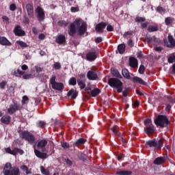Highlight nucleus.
Masks as SVG:
<instances>
[{
    "label": "nucleus",
    "mask_w": 175,
    "mask_h": 175,
    "mask_svg": "<svg viewBox=\"0 0 175 175\" xmlns=\"http://www.w3.org/2000/svg\"><path fill=\"white\" fill-rule=\"evenodd\" d=\"M3 173L4 175H21L20 168L18 167H12L10 163H5Z\"/></svg>",
    "instance_id": "obj_1"
},
{
    "label": "nucleus",
    "mask_w": 175,
    "mask_h": 175,
    "mask_svg": "<svg viewBox=\"0 0 175 175\" xmlns=\"http://www.w3.org/2000/svg\"><path fill=\"white\" fill-rule=\"evenodd\" d=\"M154 124L160 128H167V125L170 124L169 118L165 115H159L157 118L154 119Z\"/></svg>",
    "instance_id": "obj_2"
},
{
    "label": "nucleus",
    "mask_w": 175,
    "mask_h": 175,
    "mask_svg": "<svg viewBox=\"0 0 175 175\" xmlns=\"http://www.w3.org/2000/svg\"><path fill=\"white\" fill-rule=\"evenodd\" d=\"M108 84L111 88H116L117 92L120 94L122 92V82L117 78H109L108 79Z\"/></svg>",
    "instance_id": "obj_3"
},
{
    "label": "nucleus",
    "mask_w": 175,
    "mask_h": 175,
    "mask_svg": "<svg viewBox=\"0 0 175 175\" xmlns=\"http://www.w3.org/2000/svg\"><path fill=\"white\" fill-rule=\"evenodd\" d=\"M144 125H145L144 132L146 135H152L157 131L150 118H146L144 121Z\"/></svg>",
    "instance_id": "obj_4"
},
{
    "label": "nucleus",
    "mask_w": 175,
    "mask_h": 175,
    "mask_svg": "<svg viewBox=\"0 0 175 175\" xmlns=\"http://www.w3.org/2000/svg\"><path fill=\"white\" fill-rule=\"evenodd\" d=\"M18 133H20L21 137L25 139L26 142H28L29 144H35V135H33V134H32L31 132L28 131H23L21 132L18 131Z\"/></svg>",
    "instance_id": "obj_5"
},
{
    "label": "nucleus",
    "mask_w": 175,
    "mask_h": 175,
    "mask_svg": "<svg viewBox=\"0 0 175 175\" xmlns=\"http://www.w3.org/2000/svg\"><path fill=\"white\" fill-rule=\"evenodd\" d=\"M81 18H77L74 21V23L70 25L68 30V35L70 36H75V35H76L77 28H79L81 25Z\"/></svg>",
    "instance_id": "obj_6"
},
{
    "label": "nucleus",
    "mask_w": 175,
    "mask_h": 175,
    "mask_svg": "<svg viewBox=\"0 0 175 175\" xmlns=\"http://www.w3.org/2000/svg\"><path fill=\"white\" fill-rule=\"evenodd\" d=\"M146 146L150 148L154 147L155 150H161V148L163 147V140L159 139V141H157L155 139H150L146 142Z\"/></svg>",
    "instance_id": "obj_7"
},
{
    "label": "nucleus",
    "mask_w": 175,
    "mask_h": 175,
    "mask_svg": "<svg viewBox=\"0 0 175 175\" xmlns=\"http://www.w3.org/2000/svg\"><path fill=\"white\" fill-rule=\"evenodd\" d=\"M55 80H57V77H55V75H52L50 79V83L53 90H56V91H63L64 88H65L64 83H58L55 81Z\"/></svg>",
    "instance_id": "obj_8"
},
{
    "label": "nucleus",
    "mask_w": 175,
    "mask_h": 175,
    "mask_svg": "<svg viewBox=\"0 0 175 175\" xmlns=\"http://www.w3.org/2000/svg\"><path fill=\"white\" fill-rule=\"evenodd\" d=\"M23 109V106H21V104L18 103H14L11 104L8 109V112L9 114H14L16 111H18Z\"/></svg>",
    "instance_id": "obj_9"
},
{
    "label": "nucleus",
    "mask_w": 175,
    "mask_h": 175,
    "mask_svg": "<svg viewBox=\"0 0 175 175\" xmlns=\"http://www.w3.org/2000/svg\"><path fill=\"white\" fill-rule=\"evenodd\" d=\"M5 150L7 154H10L11 155H17V154L23 155L24 154V150L18 148H14L12 150L10 148H6Z\"/></svg>",
    "instance_id": "obj_10"
},
{
    "label": "nucleus",
    "mask_w": 175,
    "mask_h": 175,
    "mask_svg": "<svg viewBox=\"0 0 175 175\" xmlns=\"http://www.w3.org/2000/svg\"><path fill=\"white\" fill-rule=\"evenodd\" d=\"M87 23L83 22L81 25L78 27L77 35H79V36H82V35H84L85 32H87Z\"/></svg>",
    "instance_id": "obj_11"
},
{
    "label": "nucleus",
    "mask_w": 175,
    "mask_h": 175,
    "mask_svg": "<svg viewBox=\"0 0 175 175\" xmlns=\"http://www.w3.org/2000/svg\"><path fill=\"white\" fill-rule=\"evenodd\" d=\"M107 26V23L105 22H101L98 23L95 27V31L97 33H103V31H105V28Z\"/></svg>",
    "instance_id": "obj_12"
},
{
    "label": "nucleus",
    "mask_w": 175,
    "mask_h": 175,
    "mask_svg": "<svg viewBox=\"0 0 175 175\" xmlns=\"http://www.w3.org/2000/svg\"><path fill=\"white\" fill-rule=\"evenodd\" d=\"M87 78L88 80L95 81L98 80V74L96 70H90L87 73Z\"/></svg>",
    "instance_id": "obj_13"
},
{
    "label": "nucleus",
    "mask_w": 175,
    "mask_h": 175,
    "mask_svg": "<svg viewBox=\"0 0 175 175\" xmlns=\"http://www.w3.org/2000/svg\"><path fill=\"white\" fill-rule=\"evenodd\" d=\"M36 13H37V18L38 21H43L44 20L45 14L44 11H43V9L42 7H38L36 9Z\"/></svg>",
    "instance_id": "obj_14"
},
{
    "label": "nucleus",
    "mask_w": 175,
    "mask_h": 175,
    "mask_svg": "<svg viewBox=\"0 0 175 175\" xmlns=\"http://www.w3.org/2000/svg\"><path fill=\"white\" fill-rule=\"evenodd\" d=\"M13 32L15 36H25V31L21 29L20 25L16 26Z\"/></svg>",
    "instance_id": "obj_15"
},
{
    "label": "nucleus",
    "mask_w": 175,
    "mask_h": 175,
    "mask_svg": "<svg viewBox=\"0 0 175 175\" xmlns=\"http://www.w3.org/2000/svg\"><path fill=\"white\" fill-rule=\"evenodd\" d=\"M98 58V55H96V51L93 52H88L86 54V59L87 61H89L90 62H92L95 61Z\"/></svg>",
    "instance_id": "obj_16"
},
{
    "label": "nucleus",
    "mask_w": 175,
    "mask_h": 175,
    "mask_svg": "<svg viewBox=\"0 0 175 175\" xmlns=\"http://www.w3.org/2000/svg\"><path fill=\"white\" fill-rule=\"evenodd\" d=\"M26 10L29 18H33V5L31 3H27L26 5Z\"/></svg>",
    "instance_id": "obj_17"
},
{
    "label": "nucleus",
    "mask_w": 175,
    "mask_h": 175,
    "mask_svg": "<svg viewBox=\"0 0 175 175\" xmlns=\"http://www.w3.org/2000/svg\"><path fill=\"white\" fill-rule=\"evenodd\" d=\"M0 121L2 124H5V125H9V124L12 122V116L9 115H4L1 117Z\"/></svg>",
    "instance_id": "obj_18"
},
{
    "label": "nucleus",
    "mask_w": 175,
    "mask_h": 175,
    "mask_svg": "<svg viewBox=\"0 0 175 175\" xmlns=\"http://www.w3.org/2000/svg\"><path fill=\"white\" fill-rule=\"evenodd\" d=\"M55 42L57 44H64L66 43V37L64 34H60L56 37Z\"/></svg>",
    "instance_id": "obj_19"
},
{
    "label": "nucleus",
    "mask_w": 175,
    "mask_h": 175,
    "mask_svg": "<svg viewBox=\"0 0 175 175\" xmlns=\"http://www.w3.org/2000/svg\"><path fill=\"white\" fill-rule=\"evenodd\" d=\"M48 144H49V142L47 141V139H42L38 141L37 144V147L38 148H40L43 151V150L46 148V146H47Z\"/></svg>",
    "instance_id": "obj_20"
},
{
    "label": "nucleus",
    "mask_w": 175,
    "mask_h": 175,
    "mask_svg": "<svg viewBox=\"0 0 175 175\" xmlns=\"http://www.w3.org/2000/svg\"><path fill=\"white\" fill-rule=\"evenodd\" d=\"M34 153L37 158H40V159H47V153H43L38 149H34Z\"/></svg>",
    "instance_id": "obj_21"
},
{
    "label": "nucleus",
    "mask_w": 175,
    "mask_h": 175,
    "mask_svg": "<svg viewBox=\"0 0 175 175\" xmlns=\"http://www.w3.org/2000/svg\"><path fill=\"white\" fill-rule=\"evenodd\" d=\"M0 44L1 46H12V42L5 36H0Z\"/></svg>",
    "instance_id": "obj_22"
},
{
    "label": "nucleus",
    "mask_w": 175,
    "mask_h": 175,
    "mask_svg": "<svg viewBox=\"0 0 175 175\" xmlns=\"http://www.w3.org/2000/svg\"><path fill=\"white\" fill-rule=\"evenodd\" d=\"M165 162H166V159L163 157H159L156 158L154 161L153 163L154 165H162V163H165Z\"/></svg>",
    "instance_id": "obj_23"
},
{
    "label": "nucleus",
    "mask_w": 175,
    "mask_h": 175,
    "mask_svg": "<svg viewBox=\"0 0 175 175\" xmlns=\"http://www.w3.org/2000/svg\"><path fill=\"white\" fill-rule=\"evenodd\" d=\"M139 65L138 62H137V59L135 58V57H130L129 58V66L131 68H137V66Z\"/></svg>",
    "instance_id": "obj_24"
},
{
    "label": "nucleus",
    "mask_w": 175,
    "mask_h": 175,
    "mask_svg": "<svg viewBox=\"0 0 175 175\" xmlns=\"http://www.w3.org/2000/svg\"><path fill=\"white\" fill-rule=\"evenodd\" d=\"M79 95V92L71 89L67 94V96H71L72 99H76Z\"/></svg>",
    "instance_id": "obj_25"
},
{
    "label": "nucleus",
    "mask_w": 175,
    "mask_h": 175,
    "mask_svg": "<svg viewBox=\"0 0 175 175\" xmlns=\"http://www.w3.org/2000/svg\"><path fill=\"white\" fill-rule=\"evenodd\" d=\"M133 83H139V84H142V85H147V82L138 77H134L133 78Z\"/></svg>",
    "instance_id": "obj_26"
},
{
    "label": "nucleus",
    "mask_w": 175,
    "mask_h": 175,
    "mask_svg": "<svg viewBox=\"0 0 175 175\" xmlns=\"http://www.w3.org/2000/svg\"><path fill=\"white\" fill-rule=\"evenodd\" d=\"M122 75L124 79H126L127 80H131V74L129 73V71L126 68H124L122 70Z\"/></svg>",
    "instance_id": "obj_27"
},
{
    "label": "nucleus",
    "mask_w": 175,
    "mask_h": 175,
    "mask_svg": "<svg viewBox=\"0 0 175 175\" xmlns=\"http://www.w3.org/2000/svg\"><path fill=\"white\" fill-rule=\"evenodd\" d=\"M87 142V139L84 138H79L73 144L74 147H77L81 144H84Z\"/></svg>",
    "instance_id": "obj_28"
},
{
    "label": "nucleus",
    "mask_w": 175,
    "mask_h": 175,
    "mask_svg": "<svg viewBox=\"0 0 175 175\" xmlns=\"http://www.w3.org/2000/svg\"><path fill=\"white\" fill-rule=\"evenodd\" d=\"M168 42L170 43V44L168 45V47H170V49H173V47H175V40L174 38H173V36H168Z\"/></svg>",
    "instance_id": "obj_29"
},
{
    "label": "nucleus",
    "mask_w": 175,
    "mask_h": 175,
    "mask_svg": "<svg viewBox=\"0 0 175 175\" xmlns=\"http://www.w3.org/2000/svg\"><path fill=\"white\" fill-rule=\"evenodd\" d=\"M125 49H126V46H125V44H120L118 46V51L119 54H124L125 53Z\"/></svg>",
    "instance_id": "obj_30"
},
{
    "label": "nucleus",
    "mask_w": 175,
    "mask_h": 175,
    "mask_svg": "<svg viewBox=\"0 0 175 175\" xmlns=\"http://www.w3.org/2000/svg\"><path fill=\"white\" fill-rule=\"evenodd\" d=\"M100 94V90L97 88L90 91V95L92 98H95V96H98V95H99Z\"/></svg>",
    "instance_id": "obj_31"
},
{
    "label": "nucleus",
    "mask_w": 175,
    "mask_h": 175,
    "mask_svg": "<svg viewBox=\"0 0 175 175\" xmlns=\"http://www.w3.org/2000/svg\"><path fill=\"white\" fill-rule=\"evenodd\" d=\"M175 21L174 18H172L170 16H168L165 18V25H172V24H174Z\"/></svg>",
    "instance_id": "obj_32"
},
{
    "label": "nucleus",
    "mask_w": 175,
    "mask_h": 175,
    "mask_svg": "<svg viewBox=\"0 0 175 175\" xmlns=\"http://www.w3.org/2000/svg\"><path fill=\"white\" fill-rule=\"evenodd\" d=\"M111 73L114 77H117L118 79H122V76L120 74V72L117 69H111Z\"/></svg>",
    "instance_id": "obj_33"
},
{
    "label": "nucleus",
    "mask_w": 175,
    "mask_h": 175,
    "mask_svg": "<svg viewBox=\"0 0 175 175\" xmlns=\"http://www.w3.org/2000/svg\"><path fill=\"white\" fill-rule=\"evenodd\" d=\"M21 169L22 170V172H25L27 175L32 174V172L29 171V168L25 165H21Z\"/></svg>",
    "instance_id": "obj_34"
},
{
    "label": "nucleus",
    "mask_w": 175,
    "mask_h": 175,
    "mask_svg": "<svg viewBox=\"0 0 175 175\" xmlns=\"http://www.w3.org/2000/svg\"><path fill=\"white\" fill-rule=\"evenodd\" d=\"M77 84L79 86V88L81 90H84V88H85V81H81L80 79H77Z\"/></svg>",
    "instance_id": "obj_35"
},
{
    "label": "nucleus",
    "mask_w": 175,
    "mask_h": 175,
    "mask_svg": "<svg viewBox=\"0 0 175 175\" xmlns=\"http://www.w3.org/2000/svg\"><path fill=\"white\" fill-rule=\"evenodd\" d=\"M116 174H118V175H131L132 171H127V170L118 171L116 172Z\"/></svg>",
    "instance_id": "obj_36"
},
{
    "label": "nucleus",
    "mask_w": 175,
    "mask_h": 175,
    "mask_svg": "<svg viewBox=\"0 0 175 175\" xmlns=\"http://www.w3.org/2000/svg\"><path fill=\"white\" fill-rule=\"evenodd\" d=\"M16 44H18L21 47H23L24 49L28 47V44H26L25 42L21 41V40H17Z\"/></svg>",
    "instance_id": "obj_37"
},
{
    "label": "nucleus",
    "mask_w": 175,
    "mask_h": 175,
    "mask_svg": "<svg viewBox=\"0 0 175 175\" xmlns=\"http://www.w3.org/2000/svg\"><path fill=\"white\" fill-rule=\"evenodd\" d=\"M158 26L150 25L148 27V32H157L158 31Z\"/></svg>",
    "instance_id": "obj_38"
},
{
    "label": "nucleus",
    "mask_w": 175,
    "mask_h": 175,
    "mask_svg": "<svg viewBox=\"0 0 175 175\" xmlns=\"http://www.w3.org/2000/svg\"><path fill=\"white\" fill-rule=\"evenodd\" d=\"M40 172L42 174L44 175H50V171L49 170H46L43 166L40 167Z\"/></svg>",
    "instance_id": "obj_39"
},
{
    "label": "nucleus",
    "mask_w": 175,
    "mask_h": 175,
    "mask_svg": "<svg viewBox=\"0 0 175 175\" xmlns=\"http://www.w3.org/2000/svg\"><path fill=\"white\" fill-rule=\"evenodd\" d=\"M68 83L70 85H76V84H77V80H76V79L72 77L70 79Z\"/></svg>",
    "instance_id": "obj_40"
},
{
    "label": "nucleus",
    "mask_w": 175,
    "mask_h": 175,
    "mask_svg": "<svg viewBox=\"0 0 175 175\" xmlns=\"http://www.w3.org/2000/svg\"><path fill=\"white\" fill-rule=\"evenodd\" d=\"M145 42H146L148 44L152 43L153 36L151 37L150 35H146L145 37Z\"/></svg>",
    "instance_id": "obj_41"
},
{
    "label": "nucleus",
    "mask_w": 175,
    "mask_h": 175,
    "mask_svg": "<svg viewBox=\"0 0 175 175\" xmlns=\"http://www.w3.org/2000/svg\"><path fill=\"white\" fill-rule=\"evenodd\" d=\"M36 125L38 128H44V126H46V123L42 120H40L36 123Z\"/></svg>",
    "instance_id": "obj_42"
},
{
    "label": "nucleus",
    "mask_w": 175,
    "mask_h": 175,
    "mask_svg": "<svg viewBox=\"0 0 175 175\" xmlns=\"http://www.w3.org/2000/svg\"><path fill=\"white\" fill-rule=\"evenodd\" d=\"M25 72L22 71L20 69H18L16 71L14 72V75L16 77H18V76H23Z\"/></svg>",
    "instance_id": "obj_43"
},
{
    "label": "nucleus",
    "mask_w": 175,
    "mask_h": 175,
    "mask_svg": "<svg viewBox=\"0 0 175 175\" xmlns=\"http://www.w3.org/2000/svg\"><path fill=\"white\" fill-rule=\"evenodd\" d=\"M68 22L65 21H59L58 23H57V25L59 26V27H68Z\"/></svg>",
    "instance_id": "obj_44"
},
{
    "label": "nucleus",
    "mask_w": 175,
    "mask_h": 175,
    "mask_svg": "<svg viewBox=\"0 0 175 175\" xmlns=\"http://www.w3.org/2000/svg\"><path fill=\"white\" fill-rule=\"evenodd\" d=\"M138 72L139 75H143L146 72V67L144 65H141L139 68Z\"/></svg>",
    "instance_id": "obj_45"
},
{
    "label": "nucleus",
    "mask_w": 175,
    "mask_h": 175,
    "mask_svg": "<svg viewBox=\"0 0 175 175\" xmlns=\"http://www.w3.org/2000/svg\"><path fill=\"white\" fill-rule=\"evenodd\" d=\"M146 21V18L137 16L135 18V23H144Z\"/></svg>",
    "instance_id": "obj_46"
},
{
    "label": "nucleus",
    "mask_w": 175,
    "mask_h": 175,
    "mask_svg": "<svg viewBox=\"0 0 175 175\" xmlns=\"http://www.w3.org/2000/svg\"><path fill=\"white\" fill-rule=\"evenodd\" d=\"M168 64H173V62H175V55H171L167 59Z\"/></svg>",
    "instance_id": "obj_47"
},
{
    "label": "nucleus",
    "mask_w": 175,
    "mask_h": 175,
    "mask_svg": "<svg viewBox=\"0 0 175 175\" xmlns=\"http://www.w3.org/2000/svg\"><path fill=\"white\" fill-rule=\"evenodd\" d=\"M53 68H54V69H55L56 70H58L61 69V63H59V62H55V63L53 64Z\"/></svg>",
    "instance_id": "obj_48"
},
{
    "label": "nucleus",
    "mask_w": 175,
    "mask_h": 175,
    "mask_svg": "<svg viewBox=\"0 0 175 175\" xmlns=\"http://www.w3.org/2000/svg\"><path fill=\"white\" fill-rule=\"evenodd\" d=\"M133 35V31H126L124 34V38H131Z\"/></svg>",
    "instance_id": "obj_49"
},
{
    "label": "nucleus",
    "mask_w": 175,
    "mask_h": 175,
    "mask_svg": "<svg viewBox=\"0 0 175 175\" xmlns=\"http://www.w3.org/2000/svg\"><path fill=\"white\" fill-rule=\"evenodd\" d=\"M164 98L168 100L170 103H174V99L173 98L170 97V96H164Z\"/></svg>",
    "instance_id": "obj_50"
},
{
    "label": "nucleus",
    "mask_w": 175,
    "mask_h": 175,
    "mask_svg": "<svg viewBox=\"0 0 175 175\" xmlns=\"http://www.w3.org/2000/svg\"><path fill=\"white\" fill-rule=\"evenodd\" d=\"M6 84H8V81H3L0 83V88L1 90H5V87H6Z\"/></svg>",
    "instance_id": "obj_51"
},
{
    "label": "nucleus",
    "mask_w": 175,
    "mask_h": 175,
    "mask_svg": "<svg viewBox=\"0 0 175 175\" xmlns=\"http://www.w3.org/2000/svg\"><path fill=\"white\" fill-rule=\"evenodd\" d=\"M156 10L158 13H163L165 12V8L161 7V6H158L157 8H156Z\"/></svg>",
    "instance_id": "obj_52"
},
{
    "label": "nucleus",
    "mask_w": 175,
    "mask_h": 175,
    "mask_svg": "<svg viewBox=\"0 0 175 175\" xmlns=\"http://www.w3.org/2000/svg\"><path fill=\"white\" fill-rule=\"evenodd\" d=\"M79 79L78 80H81V81H87V79H85V75L81 74L79 75Z\"/></svg>",
    "instance_id": "obj_53"
},
{
    "label": "nucleus",
    "mask_w": 175,
    "mask_h": 175,
    "mask_svg": "<svg viewBox=\"0 0 175 175\" xmlns=\"http://www.w3.org/2000/svg\"><path fill=\"white\" fill-rule=\"evenodd\" d=\"M29 100L27 96H23L22 98V105H25L26 102Z\"/></svg>",
    "instance_id": "obj_54"
},
{
    "label": "nucleus",
    "mask_w": 175,
    "mask_h": 175,
    "mask_svg": "<svg viewBox=\"0 0 175 175\" xmlns=\"http://www.w3.org/2000/svg\"><path fill=\"white\" fill-rule=\"evenodd\" d=\"M107 31L108 32H113V31H114V27H113L111 25L109 24L107 26Z\"/></svg>",
    "instance_id": "obj_55"
},
{
    "label": "nucleus",
    "mask_w": 175,
    "mask_h": 175,
    "mask_svg": "<svg viewBox=\"0 0 175 175\" xmlns=\"http://www.w3.org/2000/svg\"><path fill=\"white\" fill-rule=\"evenodd\" d=\"M23 79L25 80H28L29 79H32V75L31 74H26L23 76Z\"/></svg>",
    "instance_id": "obj_56"
},
{
    "label": "nucleus",
    "mask_w": 175,
    "mask_h": 175,
    "mask_svg": "<svg viewBox=\"0 0 175 175\" xmlns=\"http://www.w3.org/2000/svg\"><path fill=\"white\" fill-rule=\"evenodd\" d=\"M79 10H80L77 7H71V8H70V12L72 13H76L77 12H79Z\"/></svg>",
    "instance_id": "obj_57"
},
{
    "label": "nucleus",
    "mask_w": 175,
    "mask_h": 175,
    "mask_svg": "<svg viewBox=\"0 0 175 175\" xmlns=\"http://www.w3.org/2000/svg\"><path fill=\"white\" fill-rule=\"evenodd\" d=\"M16 9H17V6H16V4L12 3L10 5V10H11V12H14Z\"/></svg>",
    "instance_id": "obj_58"
},
{
    "label": "nucleus",
    "mask_w": 175,
    "mask_h": 175,
    "mask_svg": "<svg viewBox=\"0 0 175 175\" xmlns=\"http://www.w3.org/2000/svg\"><path fill=\"white\" fill-rule=\"evenodd\" d=\"M140 106V102L139 100H136L133 103V107H139Z\"/></svg>",
    "instance_id": "obj_59"
},
{
    "label": "nucleus",
    "mask_w": 175,
    "mask_h": 175,
    "mask_svg": "<svg viewBox=\"0 0 175 175\" xmlns=\"http://www.w3.org/2000/svg\"><path fill=\"white\" fill-rule=\"evenodd\" d=\"M62 147L63 148H69L70 147V146L69 145V144L66 143V142H63L62 144Z\"/></svg>",
    "instance_id": "obj_60"
},
{
    "label": "nucleus",
    "mask_w": 175,
    "mask_h": 175,
    "mask_svg": "<svg viewBox=\"0 0 175 175\" xmlns=\"http://www.w3.org/2000/svg\"><path fill=\"white\" fill-rule=\"evenodd\" d=\"M103 41V38H102V37H97L96 39H95V42L97 43V44H99V43H101V42Z\"/></svg>",
    "instance_id": "obj_61"
},
{
    "label": "nucleus",
    "mask_w": 175,
    "mask_h": 175,
    "mask_svg": "<svg viewBox=\"0 0 175 175\" xmlns=\"http://www.w3.org/2000/svg\"><path fill=\"white\" fill-rule=\"evenodd\" d=\"M127 44L128 46H129V47H133V40H132V39L129 40V41L127 42Z\"/></svg>",
    "instance_id": "obj_62"
},
{
    "label": "nucleus",
    "mask_w": 175,
    "mask_h": 175,
    "mask_svg": "<svg viewBox=\"0 0 175 175\" xmlns=\"http://www.w3.org/2000/svg\"><path fill=\"white\" fill-rule=\"evenodd\" d=\"M23 23H25V24H29V18L27 16H24Z\"/></svg>",
    "instance_id": "obj_63"
},
{
    "label": "nucleus",
    "mask_w": 175,
    "mask_h": 175,
    "mask_svg": "<svg viewBox=\"0 0 175 175\" xmlns=\"http://www.w3.org/2000/svg\"><path fill=\"white\" fill-rule=\"evenodd\" d=\"M66 163L67 165H68L69 166H72V165L73 164V163L72 162V161L69 159H66Z\"/></svg>",
    "instance_id": "obj_64"
}]
</instances>
